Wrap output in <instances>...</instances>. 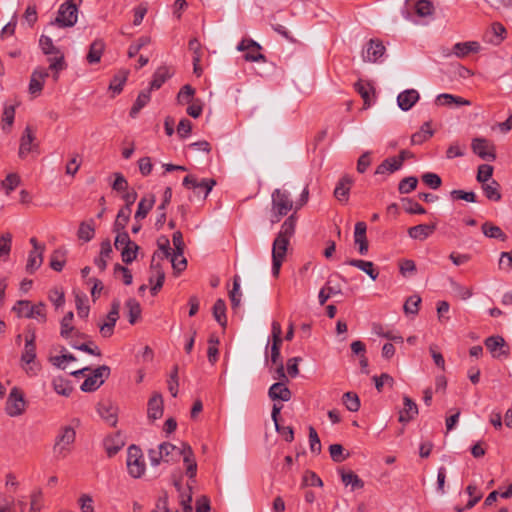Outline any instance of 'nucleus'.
<instances>
[{
	"mask_svg": "<svg viewBox=\"0 0 512 512\" xmlns=\"http://www.w3.org/2000/svg\"><path fill=\"white\" fill-rule=\"evenodd\" d=\"M297 218L294 214L290 215L281 225L280 231L272 245V274L277 277L281 265L285 259L287 248L291 237L295 233Z\"/></svg>",
	"mask_w": 512,
	"mask_h": 512,
	"instance_id": "1",
	"label": "nucleus"
},
{
	"mask_svg": "<svg viewBox=\"0 0 512 512\" xmlns=\"http://www.w3.org/2000/svg\"><path fill=\"white\" fill-rule=\"evenodd\" d=\"M76 440V431L70 426H62L57 432L52 447V453L55 460L60 461L67 458L74 449Z\"/></svg>",
	"mask_w": 512,
	"mask_h": 512,
	"instance_id": "2",
	"label": "nucleus"
},
{
	"mask_svg": "<svg viewBox=\"0 0 512 512\" xmlns=\"http://www.w3.org/2000/svg\"><path fill=\"white\" fill-rule=\"evenodd\" d=\"M293 208L291 194L287 190L275 189L271 194V223H278Z\"/></svg>",
	"mask_w": 512,
	"mask_h": 512,
	"instance_id": "3",
	"label": "nucleus"
},
{
	"mask_svg": "<svg viewBox=\"0 0 512 512\" xmlns=\"http://www.w3.org/2000/svg\"><path fill=\"white\" fill-rule=\"evenodd\" d=\"M82 0H66L58 8L57 16L51 25L60 28L73 27L78 20V6Z\"/></svg>",
	"mask_w": 512,
	"mask_h": 512,
	"instance_id": "4",
	"label": "nucleus"
},
{
	"mask_svg": "<svg viewBox=\"0 0 512 512\" xmlns=\"http://www.w3.org/2000/svg\"><path fill=\"white\" fill-rule=\"evenodd\" d=\"M12 310L17 312L20 317L36 319L40 323H45L47 321L46 305L43 302L31 305L28 300H19L16 302Z\"/></svg>",
	"mask_w": 512,
	"mask_h": 512,
	"instance_id": "5",
	"label": "nucleus"
},
{
	"mask_svg": "<svg viewBox=\"0 0 512 512\" xmlns=\"http://www.w3.org/2000/svg\"><path fill=\"white\" fill-rule=\"evenodd\" d=\"M182 184L187 189L193 190L196 196L202 195V199L204 200L216 185V180L213 178H203L198 180L193 175H187L184 177Z\"/></svg>",
	"mask_w": 512,
	"mask_h": 512,
	"instance_id": "6",
	"label": "nucleus"
},
{
	"mask_svg": "<svg viewBox=\"0 0 512 512\" xmlns=\"http://www.w3.org/2000/svg\"><path fill=\"white\" fill-rule=\"evenodd\" d=\"M127 468L133 478H140L145 471V463L141 449L136 445H131L127 450Z\"/></svg>",
	"mask_w": 512,
	"mask_h": 512,
	"instance_id": "7",
	"label": "nucleus"
},
{
	"mask_svg": "<svg viewBox=\"0 0 512 512\" xmlns=\"http://www.w3.org/2000/svg\"><path fill=\"white\" fill-rule=\"evenodd\" d=\"M110 375V368L107 365L97 367L81 384L83 392H93L97 390Z\"/></svg>",
	"mask_w": 512,
	"mask_h": 512,
	"instance_id": "8",
	"label": "nucleus"
},
{
	"mask_svg": "<svg viewBox=\"0 0 512 512\" xmlns=\"http://www.w3.org/2000/svg\"><path fill=\"white\" fill-rule=\"evenodd\" d=\"M157 257H160L158 252H154L150 264V276L149 283L151 285V294L156 295L162 288L165 280V272L162 269L161 263L157 261Z\"/></svg>",
	"mask_w": 512,
	"mask_h": 512,
	"instance_id": "9",
	"label": "nucleus"
},
{
	"mask_svg": "<svg viewBox=\"0 0 512 512\" xmlns=\"http://www.w3.org/2000/svg\"><path fill=\"white\" fill-rule=\"evenodd\" d=\"M25 405L23 393L17 387L12 388L6 401V413L11 417L20 416L25 411Z\"/></svg>",
	"mask_w": 512,
	"mask_h": 512,
	"instance_id": "10",
	"label": "nucleus"
},
{
	"mask_svg": "<svg viewBox=\"0 0 512 512\" xmlns=\"http://www.w3.org/2000/svg\"><path fill=\"white\" fill-rule=\"evenodd\" d=\"M471 149L477 156H479L483 160L494 161L496 159L494 146L486 138H474L471 143Z\"/></svg>",
	"mask_w": 512,
	"mask_h": 512,
	"instance_id": "11",
	"label": "nucleus"
},
{
	"mask_svg": "<svg viewBox=\"0 0 512 512\" xmlns=\"http://www.w3.org/2000/svg\"><path fill=\"white\" fill-rule=\"evenodd\" d=\"M120 301L115 299L111 304V310L106 316V320L99 325L100 333L104 338H108L113 335L114 327L117 320L119 319Z\"/></svg>",
	"mask_w": 512,
	"mask_h": 512,
	"instance_id": "12",
	"label": "nucleus"
},
{
	"mask_svg": "<svg viewBox=\"0 0 512 512\" xmlns=\"http://www.w3.org/2000/svg\"><path fill=\"white\" fill-rule=\"evenodd\" d=\"M36 137L30 126H26L20 138V145L18 156L24 159L29 153L38 149V144L35 143Z\"/></svg>",
	"mask_w": 512,
	"mask_h": 512,
	"instance_id": "13",
	"label": "nucleus"
},
{
	"mask_svg": "<svg viewBox=\"0 0 512 512\" xmlns=\"http://www.w3.org/2000/svg\"><path fill=\"white\" fill-rule=\"evenodd\" d=\"M385 50L386 49L382 41L378 39H371L362 53L363 60L375 63L384 55Z\"/></svg>",
	"mask_w": 512,
	"mask_h": 512,
	"instance_id": "14",
	"label": "nucleus"
},
{
	"mask_svg": "<svg viewBox=\"0 0 512 512\" xmlns=\"http://www.w3.org/2000/svg\"><path fill=\"white\" fill-rule=\"evenodd\" d=\"M354 179L348 175H343L337 182L334 189V197L341 203H347Z\"/></svg>",
	"mask_w": 512,
	"mask_h": 512,
	"instance_id": "15",
	"label": "nucleus"
},
{
	"mask_svg": "<svg viewBox=\"0 0 512 512\" xmlns=\"http://www.w3.org/2000/svg\"><path fill=\"white\" fill-rule=\"evenodd\" d=\"M99 416L110 426L115 427L118 421V408L110 401H102L97 405Z\"/></svg>",
	"mask_w": 512,
	"mask_h": 512,
	"instance_id": "16",
	"label": "nucleus"
},
{
	"mask_svg": "<svg viewBox=\"0 0 512 512\" xmlns=\"http://www.w3.org/2000/svg\"><path fill=\"white\" fill-rule=\"evenodd\" d=\"M367 225L365 222L359 221L355 224L354 228V242L358 245V252L360 255L368 253L369 245L366 236Z\"/></svg>",
	"mask_w": 512,
	"mask_h": 512,
	"instance_id": "17",
	"label": "nucleus"
},
{
	"mask_svg": "<svg viewBox=\"0 0 512 512\" xmlns=\"http://www.w3.org/2000/svg\"><path fill=\"white\" fill-rule=\"evenodd\" d=\"M420 95L415 89H407L397 96L398 107L402 111H409L419 100Z\"/></svg>",
	"mask_w": 512,
	"mask_h": 512,
	"instance_id": "18",
	"label": "nucleus"
},
{
	"mask_svg": "<svg viewBox=\"0 0 512 512\" xmlns=\"http://www.w3.org/2000/svg\"><path fill=\"white\" fill-rule=\"evenodd\" d=\"M49 76V73L44 68H36L30 79L29 92L33 95L39 94L44 85L45 79Z\"/></svg>",
	"mask_w": 512,
	"mask_h": 512,
	"instance_id": "19",
	"label": "nucleus"
},
{
	"mask_svg": "<svg viewBox=\"0 0 512 512\" xmlns=\"http://www.w3.org/2000/svg\"><path fill=\"white\" fill-rule=\"evenodd\" d=\"M163 415V397L160 393H154L147 404V416L151 420H157Z\"/></svg>",
	"mask_w": 512,
	"mask_h": 512,
	"instance_id": "20",
	"label": "nucleus"
},
{
	"mask_svg": "<svg viewBox=\"0 0 512 512\" xmlns=\"http://www.w3.org/2000/svg\"><path fill=\"white\" fill-rule=\"evenodd\" d=\"M404 407L399 413V422L408 423L418 414L417 404L408 396L403 397Z\"/></svg>",
	"mask_w": 512,
	"mask_h": 512,
	"instance_id": "21",
	"label": "nucleus"
},
{
	"mask_svg": "<svg viewBox=\"0 0 512 512\" xmlns=\"http://www.w3.org/2000/svg\"><path fill=\"white\" fill-rule=\"evenodd\" d=\"M505 345V340L501 336H490L485 340V346L493 357L507 356L508 353L503 350Z\"/></svg>",
	"mask_w": 512,
	"mask_h": 512,
	"instance_id": "22",
	"label": "nucleus"
},
{
	"mask_svg": "<svg viewBox=\"0 0 512 512\" xmlns=\"http://www.w3.org/2000/svg\"><path fill=\"white\" fill-rule=\"evenodd\" d=\"M436 229L435 224H419L408 229V235L415 240H426Z\"/></svg>",
	"mask_w": 512,
	"mask_h": 512,
	"instance_id": "23",
	"label": "nucleus"
},
{
	"mask_svg": "<svg viewBox=\"0 0 512 512\" xmlns=\"http://www.w3.org/2000/svg\"><path fill=\"white\" fill-rule=\"evenodd\" d=\"M268 395L272 400H281L287 402L291 399V391L283 382L274 383L269 388Z\"/></svg>",
	"mask_w": 512,
	"mask_h": 512,
	"instance_id": "24",
	"label": "nucleus"
},
{
	"mask_svg": "<svg viewBox=\"0 0 512 512\" xmlns=\"http://www.w3.org/2000/svg\"><path fill=\"white\" fill-rule=\"evenodd\" d=\"M341 291V286L335 283L332 278H329L325 286L319 291L318 299L320 305H324L331 296L340 294Z\"/></svg>",
	"mask_w": 512,
	"mask_h": 512,
	"instance_id": "25",
	"label": "nucleus"
},
{
	"mask_svg": "<svg viewBox=\"0 0 512 512\" xmlns=\"http://www.w3.org/2000/svg\"><path fill=\"white\" fill-rule=\"evenodd\" d=\"M346 264L357 267L366 273L372 280H376L379 276L378 270L375 268L373 262L360 260V259H350L346 262Z\"/></svg>",
	"mask_w": 512,
	"mask_h": 512,
	"instance_id": "26",
	"label": "nucleus"
},
{
	"mask_svg": "<svg viewBox=\"0 0 512 512\" xmlns=\"http://www.w3.org/2000/svg\"><path fill=\"white\" fill-rule=\"evenodd\" d=\"M105 49L103 40L97 39L90 44L86 59L89 64L99 63Z\"/></svg>",
	"mask_w": 512,
	"mask_h": 512,
	"instance_id": "27",
	"label": "nucleus"
},
{
	"mask_svg": "<svg viewBox=\"0 0 512 512\" xmlns=\"http://www.w3.org/2000/svg\"><path fill=\"white\" fill-rule=\"evenodd\" d=\"M45 249L31 250L28 255L26 271L33 274L43 263V254Z\"/></svg>",
	"mask_w": 512,
	"mask_h": 512,
	"instance_id": "28",
	"label": "nucleus"
},
{
	"mask_svg": "<svg viewBox=\"0 0 512 512\" xmlns=\"http://www.w3.org/2000/svg\"><path fill=\"white\" fill-rule=\"evenodd\" d=\"M401 169V159H396V157L386 158L379 164L375 170V174L384 175L387 173H393L397 170Z\"/></svg>",
	"mask_w": 512,
	"mask_h": 512,
	"instance_id": "29",
	"label": "nucleus"
},
{
	"mask_svg": "<svg viewBox=\"0 0 512 512\" xmlns=\"http://www.w3.org/2000/svg\"><path fill=\"white\" fill-rule=\"evenodd\" d=\"M154 203V195H150L149 197H143L138 203V208L134 216L135 220L139 222L146 218L149 211L153 208Z\"/></svg>",
	"mask_w": 512,
	"mask_h": 512,
	"instance_id": "30",
	"label": "nucleus"
},
{
	"mask_svg": "<svg viewBox=\"0 0 512 512\" xmlns=\"http://www.w3.org/2000/svg\"><path fill=\"white\" fill-rule=\"evenodd\" d=\"M152 90H150L149 88L148 89H145V90H142L135 103L133 104L131 110H130V116L132 118H135L139 112L141 111L142 108H144L150 101V92Z\"/></svg>",
	"mask_w": 512,
	"mask_h": 512,
	"instance_id": "31",
	"label": "nucleus"
},
{
	"mask_svg": "<svg viewBox=\"0 0 512 512\" xmlns=\"http://www.w3.org/2000/svg\"><path fill=\"white\" fill-rule=\"evenodd\" d=\"M73 318V312L69 311L60 321V335L66 340H68L72 336L73 331H75V327L72 324Z\"/></svg>",
	"mask_w": 512,
	"mask_h": 512,
	"instance_id": "32",
	"label": "nucleus"
},
{
	"mask_svg": "<svg viewBox=\"0 0 512 512\" xmlns=\"http://www.w3.org/2000/svg\"><path fill=\"white\" fill-rule=\"evenodd\" d=\"M481 228L483 234L488 238L498 239L501 241L507 240V235L501 230V228L490 222H485Z\"/></svg>",
	"mask_w": 512,
	"mask_h": 512,
	"instance_id": "33",
	"label": "nucleus"
},
{
	"mask_svg": "<svg viewBox=\"0 0 512 512\" xmlns=\"http://www.w3.org/2000/svg\"><path fill=\"white\" fill-rule=\"evenodd\" d=\"M213 316L215 320L223 327L225 328L227 325V318H226V303L223 299H217L216 302L213 305Z\"/></svg>",
	"mask_w": 512,
	"mask_h": 512,
	"instance_id": "34",
	"label": "nucleus"
},
{
	"mask_svg": "<svg viewBox=\"0 0 512 512\" xmlns=\"http://www.w3.org/2000/svg\"><path fill=\"white\" fill-rule=\"evenodd\" d=\"M131 215V208L129 207H122L116 216L113 230L114 232H120L122 230H125L126 225L129 222Z\"/></svg>",
	"mask_w": 512,
	"mask_h": 512,
	"instance_id": "35",
	"label": "nucleus"
},
{
	"mask_svg": "<svg viewBox=\"0 0 512 512\" xmlns=\"http://www.w3.org/2000/svg\"><path fill=\"white\" fill-rule=\"evenodd\" d=\"M341 480L345 486H351L352 490L364 487V482L353 471H341Z\"/></svg>",
	"mask_w": 512,
	"mask_h": 512,
	"instance_id": "36",
	"label": "nucleus"
},
{
	"mask_svg": "<svg viewBox=\"0 0 512 512\" xmlns=\"http://www.w3.org/2000/svg\"><path fill=\"white\" fill-rule=\"evenodd\" d=\"M170 77L169 71L166 67H159L153 74V79L150 82V90H157L166 82Z\"/></svg>",
	"mask_w": 512,
	"mask_h": 512,
	"instance_id": "37",
	"label": "nucleus"
},
{
	"mask_svg": "<svg viewBox=\"0 0 512 512\" xmlns=\"http://www.w3.org/2000/svg\"><path fill=\"white\" fill-rule=\"evenodd\" d=\"M482 189L489 200L499 201L501 199L500 185L496 180L482 184Z\"/></svg>",
	"mask_w": 512,
	"mask_h": 512,
	"instance_id": "38",
	"label": "nucleus"
},
{
	"mask_svg": "<svg viewBox=\"0 0 512 512\" xmlns=\"http://www.w3.org/2000/svg\"><path fill=\"white\" fill-rule=\"evenodd\" d=\"M433 130L430 129V123L425 122L422 126L420 131L414 133L411 136V142L413 145H420L426 140H428L433 135Z\"/></svg>",
	"mask_w": 512,
	"mask_h": 512,
	"instance_id": "39",
	"label": "nucleus"
},
{
	"mask_svg": "<svg viewBox=\"0 0 512 512\" xmlns=\"http://www.w3.org/2000/svg\"><path fill=\"white\" fill-rule=\"evenodd\" d=\"M125 306L128 309L129 323L135 324L141 316V306L139 302L134 298H129Z\"/></svg>",
	"mask_w": 512,
	"mask_h": 512,
	"instance_id": "40",
	"label": "nucleus"
},
{
	"mask_svg": "<svg viewBox=\"0 0 512 512\" xmlns=\"http://www.w3.org/2000/svg\"><path fill=\"white\" fill-rule=\"evenodd\" d=\"M158 447L162 452L164 462L169 463L171 461L177 460V454L180 447H177L169 442L161 443Z\"/></svg>",
	"mask_w": 512,
	"mask_h": 512,
	"instance_id": "41",
	"label": "nucleus"
},
{
	"mask_svg": "<svg viewBox=\"0 0 512 512\" xmlns=\"http://www.w3.org/2000/svg\"><path fill=\"white\" fill-rule=\"evenodd\" d=\"M94 235H95V229H94V225H93V220H91L90 222H81L80 223V226H79V229L77 232V236L80 240L89 242L90 240L93 239Z\"/></svg>",
	"mask_w": 512,
	"mask_h": 512,
	"instance_id": "42",
	"label": "nucleus"
},
{
	"mask_svg": "<svg viewBox=\"0 0 512 512\" xmlns=\"http://www.w3.org/2000/svg\"><path fill=\"white\" fill-rule=\"evenodd\" d=\"M414 11L417 16L425 18L433 14L434 6L433 3L429 0H419L414 5Z\"/></svg>",
	"mask_w": 512,
	"mask_h": 512,
	"instance_id": "43",
	"label": "nucleus"
},
{
	"mask_svg": "<svg viewBox=\"0 0 512 512\" xmlns=\"http://www.w3.org/2000/svg\"><path fill=\"white\" fill-rule=\"evenodd\" d=\"M128 71L121 70L117 74L114 75L113 79L110 82L109 89L112 90L115 94H119L123 90V86L127 80Z\"/></svg>",
	"mask_w": 512,
	"mask_h": 512,
	"instance_id": "44",
	"label": "nucleus"
},
{
	"mask_svg": "<svg viewBox=\"0 0 512 512\" xmlns=\"http://www.w3.org/2000/svg\"><path fill=\"white\" fill-rule=\"evenodd\" d=\"M343 404L351 412H357L360 408V399L354 392H346L342 397Z\"/></svg>",
	"mask_w": 512,
	"mask_h": 512,
	"instance_id": "45",
	"label": "nucleus"
},
{
	"mask_svg": "<svg viewBox=\"0 0 512 512\" xmlns=\"http://www.w3.org/2000/svg\"><path fill=\"white\" fill-rule=\"evenodd\" d=\"M418 179L415 176H408L403 178L398 184V191L401 194H408L416 189Z\"/></svg>",
	"mask_w": 512,
	"mask_h": 512,
	"instance_id": "46",
	"label": "nucleus"
},
{
	"mask_svg": "<svg viewBox=\"0 0 512 512\" xmlns=\"http://www.w3.org/2000/svg\"><path fill=\"white\" fill-rule=\"evenodd\" d=\"M242 293L240 291V278L234 277L233 289L229 293L232 308L235 309L240 306Z\"/></svg>",
	"mask_w": 512,
	"mask_h": 512,
	"instance_id": "47",
	"label": "nucleus"
},
{
	"mask_svg": "<svg viewBox=\"0 0 512 512\" xmlns=\"http://www.w3.org/2000/svg\"><path fill=\"white\" fill-rule=\"evenodd\" d=\"M69 344L72 348L83 351L85 353L94 355V356H101V351L97 346H91L93 342L89 343H78L76 340H70Z\"/></svg>",
	"mask_w": 512,
	"mask_h": 512,
	"instance_id": "48",
	"label": "nucleus"
},
{
	"mask_svg": "<svg viewBox=\"0 0 512 512\" xmlns=\"http://www.w3.org/2000/svg\"><path fill=\"white\" fill-rule=\"evenodd\" d=\"M139 246L132 242L130 245L123 247L121 250L122 261L126 264H130L137 257Z\"/></svg>",
	"mask_w": 512,
	"mask_h": 512,
	"instance_id": "49",
	"label": "nucleus"
},
{
	"mask_svg": "<svg viewBox=\"0 0 512 512\" xmlns=\"http://www.w3.org/2000/svg\"><path fill=\"white\" fill-rule=\"evenodd\" d=\"M36 358V345L31 344V341H25L24 351L21 355V361L27 365L34 363Z\"/></svg>",
	"mask_w": 512,
	"mask_h": 512,
	"instance_id": "50",
	"label": "nucleus"
},
{
	"mask_svg": "<svg viewBox=\"0 0 512 512\" xmlns=\"http://www.w3.org/2000/svg\"><path fill=\"white\" fill-rule=\"evenodd\" d=\"M19 184L20 177L16 173H9L1 182V186L6 190L7 195H9Z\"/></svg>",
	"mask_w": 512,
	"mask_h": 512,
	"instance_id": "51",
	"label": "nucleus"
},
{
	"mask_svg": "<svg viewBox=\"0 0 512 512\" xmlns=\"http://www.w3.org/2000/svg\"><path fill=\"white\" fill-rule=\"evenodd\" d=\"M493 175V166L488 164H481L478 167L476 179L478 182L484 184L489 182Z\"/></svg>",
	"mask_w": 512,
	"mask_h": 512,
	"instance_id": "52",
	"label": "nucleus"
},
{
	"mask_svg": "<svg viewBox=\"0 0 512 512\" xmlns=\"http://www.w3.org/2000/svg\"><path fill=\"white\" fill-rule=\"evenodd\" d=\"M39 45L45 55L59 54V49L54 46L50 37L42 35L39 40Z\"/></svg>",
	"mask_w": 512,
	"mask_h": 512,
	"instance_id": "53",
	"label": "nucleus"
},
{
	"mask_svg": "<svg viewBox=\"0 0 512 512\" xmlns=\"http://www.w3.org/2000/svg\"><path fill=\"white\" fill-rule=\"evenodd\" d=\"M420 303H421L420 296H418V295L410 296L404 304L405 313L416 315L418 313Z\"/></svg>",
	"mask_w": 512,
	"mask_h": 512,
	"instance_id": "54",
	"label": "nucleus"
},
{
	"mask_svg": "<svg viewBox=\"0 0 512 512\" xmlns=\"http://www.w3.org/2000/svg\"><path fill=\"white\" fill-rule=\"evenodd\" d=\"M329 453H330L331 459L336 463L343 462L349 456V453L344 455V448L340 444L330 445Z\"/></svg>",
	"mask_w": 512,
	"mask_h": 512,
	"instance_id": "55",
	"label": "nucleus"
},
{
	"mask_svg": "<svg viewBox=\"0 0 512 512\" xmlns=\"http://www.w3.org/2000/svg\"><path fill=\"white\" fill-rule=\"evenodd\" d=\"M466 492L470 496V500L466 504L467 509L473 508L482 498V493L478 491L476 485L470 484L466 488Z\"/></svg>",
	"mask_w": 512,
	"mask_h": 512,
	"instance_id": "56",
	"label": "nucleus"
},
{
	"mask_svg": "<svg viewBox=\"0 0 512 512\" xmlns=\"http://www.w3.org/2000/svg\"><path fill=\"white\" fill-rule=\"evenodd\" d=\"M404 209L409 214H425L426 210L416 201L410 198H403Z\"/></svg>",
	"mask_w": 512,
	"mask_h": 512,
	"instance_id": "57",
	"label": "nucleus"
},
{
	"mask_svg": "<svg viewBox=\"0 0 512 512\" xmlns=\"http://www.w3.org/2000/svg\"><path fill=\"white\" fill-rule=\"evenodd\" d=\"M194 94H195V89L191 85L186 84L180 89V91L177 95V101L180 104L189 103V102H191Z\"/></svg>",
	"mask_w": 512,
	"mask_h": 512,
	"instance_id": "58",
	"label": "nucleus"
},
{
	"mask_svg": "<svg viewBox=\"0 0 512 512\" xmlns=\"http://www.w3.org/2000/svg\"><path fill=\"white\" fill-rule=\"evenodd\" d=\"M421 178L422 181L431 189H438L442 184L440 176L436 173L427 172L424 173Z\"/></svg>",
	"mask_w": 512,
	"mask_h": 512,
	"instance_id": "59",
	"label": "nucleus"
},
{
	"mask_svg": "<svg viewBox=\"0 0 512 512\" xmlns=\"http://www.w3.org/2000/svg\"><path fill=\"white\" fill-rule=\"evenodd\" d=\"M64 265H65L64 254L60 250L54 251L53 254L51 255V259H50V267L53 270L60 272V271H62Z\"/></svg>",
	"mask_w": 512,
	"mask_h": 512,
	"instance_id": "60",
	"label": "nucleus"
},
{
	"mask_svg": "<svg viewBox=\"0 0 512 512\" xmlns=\"http://www.w3.org/2000/svg\"><path fill=\"white\" fill-rule=\"evenodd\" d=\"M104 445L108 456L113 457L120 451L123 446V442L120 440L116 441L114 438H106Z\"/></svg>",
	"mask_w": 512,
	"mask_h": 512,
	"instance_id": "61",
	"label": "nucleus"
},
{
	"mask_svg": "<svg viewBox=\"0 0 512 512\" xmlns=\"http://www.w3.org/2000/svg\"><path fill=\"white\" fill-rule=\"evenodd\" d=\"M151 39L148 36H142L140 37L135 43L131 44L128 49V56L130 58L135 57L141 48L148 45L150 43Z\"/></svg>",
	"mask_w": 512,
	"mask_h": 512,
	"instance_id": "62",
	"label": "nucleus"
},
{
	"mask_svg": "<svg viewBox=\"0 0 512 512\" xmlns=\"http://www.w3.org/2000/svg\"><path fill=\"white\" fill-rule=\"evenodd\" d=\"M309 444L310 450L313 454H319L321 452V442L319 436L314 427H309Z\"/></svg>",
	"mask_w": 512,
	"mask_h": 512,
	"instance_id": "63",
	"label": "nucleus"
},
{
	"mask_svg": "<svg viewBox=\"0 0 512 512\" xmlns=\"http://www.w3.org/2000/svg\"><path fill=\"white\" fill-rule=\"evenodd\" d=\"M52 385L55 392L59 395L69 396L72 391L67 382L62 378H55L52 382Z\"/></svg>",
	"mask_w": 512,
	"mask_h": 512,
	"instance_id": "64",
	"label": "nucleus"
}]
</instances>
